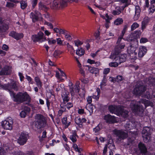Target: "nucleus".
I'll list each match as a JSON object with an SVG mask.
<instances>
[{
  "label": "nucleus",
  "mask_w": 155,
  "mask_h": 155,
  "mask_svg": "<svg viewBox=\"0 0 155 155\" xmlns=\"http://www.w3.org/2000/svg\"><path fill=\"white\" fill-rule=\"evenodd\" d=\"M141 103L143 104L145 106H150L151 107L153 106V103L150 101L145 99H142L139 101V104H131V106H133L132 109L133 111L136 113L140 114L142 113L144 110V108L141 104Z\"/></svg>",
  "instance_id": "1"
},
{
  "label": "nucleus",
  "mask_w": 155,
  "mask_h": 155,
  "mask_svg": "<svg viewBox=\"0 0 155 155\" xmlns=\"http://www.w3.org/2000/svg\"><path fill=\"white\" fill-rule=\"evenodd\" d=\"M11 96L14 98V100L19 103H21L24 101L30 102L31 98L27 92L24 93L18 92L15 95L14 92H11Z\"/></svg>",
  "instance_id": "2"
},
{
  "label": "nucleus",
  "mask_w": 155,
  "mask_h": 155,
  "mask_svg": "<svg viewBox=\"0 0 155 155\" xmlns=\"http://www.w3.org/2000/svg\"><path fill=\"white\" fill-rule=\"evenodd\" d=\"M35 126L38 129L44 127L46 124L45 119L41 114H37L35 117Z\"/></svg>",
  "instance_id": "3"
},
{
  "label": "nucleus",
  "mask_w": 155,
  "mask_h": 155,
  "mask_svg": "<svg viewBox=\"0 0 155 155\" xmlns=\"http://www.w3.org/2000/svg\"><path fill=\"white\" fill-rule=\"evenodd\" d=\"M66 1L62 0H55L50 4V8L54 10H58L66 6Z\"/></svg>",
  "instance_id": "4"
},
{
  "label": "nucleus",
  "mask_w": 155,
  "mask_h": 155,
  "mask_svg": "<svg viewBox=\"0 0 155 155\" xmlns=\"http://www.w3.org/2000/svg\"><path fill=\"white\" fill-rule=\"evenodd\" d=\"M113 132L117 137V140L120 141L124 140L128 137V134L122 130H118L115 129L113 130Z\"/></svg>",
  "instance_id": "5"
},
{
  "label": "nucleus",
  "mask_w": 155,
  "mask_h": 155,
  "mask_svg": "<svg viewBox=\"0 0 155 155\" xmlns=\"http://www.w3.org/2000/svg\"><path fill=\"white\" fill-rule=\"evenodd\" d=\"M151 129L148 127H143L142 131V137L145 142H149L150 138Z\"/></svg>",
  "instance_id": "6"
},
{
  "label": "nucleus",
  "mask_w": 155,
  "mask_h": 155,
  "mask_svg": "<svg viewBox=\"0 0 155 155\" xmlns=\"http://www.w3.org/2000/svg\"><path fill=\"white\" fill-rule=\"evenodd\" d=\"M13 120L11 117H9L2 122V125L5 129L11 130L12 128Z\"/></svg>",
  "instance_id": "7"
},
{
  "label": "nucleus",
  "mask_w": 155,
  "mask_h": 155,
  "mask_svg": "<svg viewBox=\"0 0 155 155\" xmlns=\"http://www.w3.org/2000/svg\"><path fill=\"white\" fill-rule=\"evenodd\" d=\"M146 90L145 87L143 85L137 84L133 91L134 94L137 95H140Z\"/></svg>",
  "instance_id": "8"
},
{
  "label": "nucleus",
  "mask_w": 155,
  "mask_h": 155,
  "mask_svg": "<svg viewBox=\"0 0 155 155\" xmlns=\"http://www.w3.org/2000/svg\"><path fill=\"white\" fill-rule=\"evenodd\" d=\"M138 45L134 47L132 45H130L127 48V51L128 53L130 56V58L133 60H135L137 57L136 55L137 54V52H135L137 47Z\"/></svg>",
  "instance_id": "9"
},
{
  "label": "nucleus",
  "mask_w": 155,
  "mask_h": 155,
  "mask_svg": "<svg viewBox=\"0 0 155 155\" xmlns=\"http://www.w3.org/2000/svg\"><path fill=\"white\" fill-rule=\"evenodd\" d=\"M31 38L32 40L35 42H42L46 39L44 34L41 32H39L37 35H32Z\"/></svg>",
  "instance_id": "10"
},
{
  "label": "nucleus",
  "mask_w": 155,
  "mask_h": 155,
  "mask_svg": "<svg viewBox=\"0 0 155 155\" xmlns=\"http://www.w3.org/2000/svg\"><path fill=\"white\" fill-rule=\"evenodd\" d=\"M19 83L18 82L13 81L10 83H8L6 84V85H7V90H8L10 94H11V92H14L12 91V89H13L15 91H17L18 89V87H19Z\"/></svg>",
  "instance_id": "11"
},
{
  "label": "nucleus",
  "mask_w": 155,
  "mask_h": 155,
  "mask_svg": "<svg viewBox=\"0 0 155 155\" xmlns=\"http://www.w3.org/2000/svg\"><path fill=\"white\" fill-rule=\"evenodd\" d=\"M28 138V134L22 133L18 139V142L20 145H23L26 143Z\"/></svg>",
  "instance_id": "12"
},
{
  "label": "nucleus",
  "mask_w": 155,
  "mask_h": 155,
  "mask_svg": "<svg viewBox=\"0 0 155 155\" xmlns=\"http://www.w3.org/2000/svg\"><path fill=\"white\" fill-rule=\"evenodd\" d=\"M70 84L69 85L70 91L72 96L74 95L76 93L79 92L80 90V86L79 84H78V83H77L74 88L73 87V84L71 82L70 83Z\"/></svg>",
  "instance_id": "13"
},
{
  "label": "nucleus",
  "mask_w": 155,
  "mask_h": 155,
  "mask_svg": "<svg viewBox=\"0 0 155 155\" xmlns=\"http://www.w3.org/2000/svg\"><path fill=\"white\" fill-rule=\"evenodd\" d=\"M11 68L8 66H5L2 68L0 71V75H7L11 72Z\"/></svg>",
  "instance_id": "14"
},
{
  "label": "nucleus",
  "mask_w": 155,
  "mask_h": 155,
  "mask_svg": "<svg viewBox=\"0 0 155 155\" xmlns=\"http://www.w3.org/2000/svg\"><path fill=\"white\" fill-rule=\"evenodd\" d=\"M108 109L110 113L118 114L119 110H120V106L111 105L109 106Z\"/></svg>",
  "instance_id": "15"
},
{
  "label": "nucleus",
  "mask_w": 155,
  "mask_h": 155,
  "mask_svg": "<svg viewBox=\"0 0 155 155\" xmlns=\"http://www.w3.org/2000/svg\"><path fill=\"white\" fill-rule=\"evenodd\" d=\"M104 119L106 120L107 123L110 124L114 123L116 121L115 117L110 114L105 116Z\"/></svg>",
  "instance_id": "16"
},
{
  "label": "nucleus",
  "mask_w": 155,
  "mask_h": 155,
  "mask_svg": "<svg viewBox=\"0 0 155 155\" xmlns=\"http://www.w3.org/2000/svg\"><path fill=\"white\" fill-rule=\"evenodd\" d=\"M41 16V13L38 11L35 12V13L31 12L30 17L32 19L33 22H35L38 21V18Z\"/></svg>",
  "instance_id": "17"
},
{
  "label": "nucleus",
  "mask_w": 155,
  "mask_h": 155,
  "mask_svg": "<svg viewBox=\"0 0 155 155\" xmlns=\"http://www.w3.org/2000/svg\"><path fill=\"white\" fill-rule=\"evenodd\" d=\"M9 35L17 40H19L23 37V35L22 33H18L14 31L11 32Z\"/></svg>",
  "instance_id": "18"
},
{
  "label": "nucleus",
  "mask_w": 155,
  "mask_h": 155,
  "mask_svg": "<svg viewBox=\"0 0 155 155\" xmlns=\"http://www.w3.org/2000/svg\"><path fill=\"white\" fill-rule=\"evenodd\" d=\"M141 9L138 5H136L135 7V15L134 17V21H137L138 20L140 16V13Z\"/></svg>",
  "instance_id": "19"
},
{
  "label": "nucleus",
  "mask_w": 155,
  "mask_h": 155,
  "mask_svg": "<svg viewBox=\"0 0 155 155\" xmlns=\"http://www.w3.org/2000/svg\"><path fill=\"white\" fill-rule=\"evenodd\" d=\"M147 51V49L146 47L142 46L140 47L138 53V55L139 57H142L146 54Z\"/></svg>",
  "instance_id": "20"
},
{
  "label": "nucleus",
  "mask_w": 155,
  "mask_h": 155,
  "mask_svg": "<svg viewBox=\"0 0 155 155\" xmlns=\"http://www.w3.org/2000/svg\"><path fill=\"white\" fill-rule=\"evenodd\" d=\"M138 146L141 153L145 154L147 153V149L144 144L140 142L138 144Z\"/></svg>",
  "instance_id": "21"
},
{
  "label": "nucleus",
  "mask_w": 155,
  "mask_h": 155,
  "mask_svg": "<svg viewBox=\"0 0 155 155\" xmlns=\"http://www.w3.org/2000/svg\"><path fill=\"white\" fill-rule=\"evenodd\" d=\"M118 114L121 115L122 117H126L128 116V112L122 108L120 107V110H119Z\"/></svg>",
  "instance_id": "22"
},
{
  "label": "nucleus",
  "mask_w": 155,
  "mask_h": 155,
  "mask_svg": "<svg viewBox=\"0 0 155 155\" xmlns=\"http://www.w3.org/2000/svg\"><path fill=\"white\" fill-rule=\"evenodd\" d=\"M117 61L119 64L125 61L126 60V55L125 54H121L117 56Z\"/></svg>",
  "instance_id": "23"
},
{
  "label": "nucleus",
  "mask_w": 155,
  "mask_h": 155,
  "mask_svg": "<svg viewBox=\"0 0 155 155\" xmlns=\"http://www.w3.org/2000/svg\"><path fill=\"white\" fill-rule=\"evenodd\" d=\"M149 18L147 17H145L144 18L142 22L141 28L142 30H143L145 28L146 26L147 25L149 22Z\"/></svg>",
  "instance_id": "24"
},
{
  "label": "nucleus",
  "mask_w": 155,
  "mask_h": 155,
  "mask_svg": "<svg viewBox=\"0 0 155 155\" xmlns=\"http://www.w3.org/2000/svg\"><path fill=\"white\" fill-rule=\"evenodd\" d=\"M155 4V0H152L150 2V6L149 9L150 13H152L155 10L154 6Z\"/></svg>",
  "instance_id": "25"
},
{
  "label": "nucleus",
  "mask_w": 155,
  "mask_h": 155,
  "mask_svg": "<svg viewBox=\"0 0 155 155\" xmlns=\"http://www.w3.org/2000/svg\"><path fill=\"white\" fill-rule=\"evenodd\" d=\"M38 9L40 10H42L45 12H46L48 8L44 4L41 2H40L38 4Z\"/></svg>",
  "instance_id": "26"
},
{
  "label": "nucleus",
  "mask_w": 155,
  "mask_h": 155,
  "mask_svg": "<svg viewBox=\"0 0 155 155\" xmlns=\"http://www.w3.org/2000/svg\"><path fill=\"white\" fill-rule=\"evenodd\" d=\"M86 66L88 67V70L91 73L97 74L98 72V69L96 68L90 67L88 65H87Z\"/></svg>",
  "instance_id": "27"
},
{
  "label": "nucleus",
  "mask_w": 155,
  "mask_h": 155,
  "mask_svg": "<svg viewBox=\"0 0 155 155\" xmlns=\"http://www.w3.org/2000/svg\"><path fill=\"white\" fill-rule=\"evenodd\" d=\"M61 96L63 99L64 101H66L67 102L69 101V98L68 96L66 91L64 90V92H63L61 94Z\"/></svg>",
  "instance_id": "28"
},
{
  "label": "nucleus",
  "mask_w": 155,
  "mask_h": 155,
  "mask_svg": "<svg viewBox=\"0 0 155 155\" xmlns=\"http://www.w3.org/2000/svg\"><path fill=\"white\" fill-rule=\"evenodd\" d=\"M8 28V25L3 24L2 26H0V34L2 32H5Z\"/></svg>",
  "instance_id": "29"
},
{
  "label": "nucleus",
  "mask_w": 155,
  "mask_h": 155,
  "mask_svg": "<svg viewBox=\"0 0 155 155\" xmlns=\"http://www.w3.org/2000/svg\"><path fill=\"white\" fill-rule=\"evenodd\" d=\"M76 54L80 56H81L84 54V51L81 48H79L76 51Z\"/></svg>",
  "instance_id": "30"
},
{
  "label": "nucleus",
  "mask_w": 155,
  "mask_h": 155,
  "mask_svg": "<svg viewBox=\"0 0 155 155\" xmlns=\"http://www.w3.org/2000/svg\"><path fill=\"white\" fill-rule=\"evenodd\" d=\"M116 10L113 11L112 13L114 15H118L120 14L121 12V8L120 7H117L116 8Z\"/></svg>",
  "instance_id": "31"
},
{
  "label": "nucleus",
  "mask_w": 155,
  "mask_h": 155,
  "mask_svg": "<svg viewBox=\"0 0 155 155\" xmlns=\"http://www.w3.org/2000/svg\"><path fill=\"white\" fill-rule=\"evenodd\" d=\"M78 136L77 134L75 131H73L72 132V135L70 136V138L71 140L73 142H75L76 141L77 139L76 137Z\"/></svg>",
  "instance_id": "32"
},
{
  "label": "nucleus",
  "mask_w": 155,
  "mask_h": 155,
  "mask_svg": "<svg viewBox=\"0 0 155 155\" xmlns=\"http://www.w3.org/2000/svg\"><path fill=\"white\" fill-rule=\"evenodd\" d=\"M67 46L68 48L69 51L70 52V54L72 55H74L75 50L73 46L70 45L69 44H67Z\"/></svg>",
  "instance_id": "33"
},
{
  "label": "nucleus",
  "mask_w": 155,
  "mask_h": 155,
  "mask_svg": "<svg viewBox=\"0 0 155 155\" xmlns=\"http://www.w3.org/2000/svg\"><path fill=\"white\" fill-rule=\"evenodd\" d=\"M67 117L63 118L62 120V123L63 124L65 125V128H67L70 125V122L67 123Z\"/></svg>",
  "instance_id": "34"
},
{
  "label": "nucleus",
  "mask_w": 155,
  "mask_h": 155,
  "mask_svg": "<svg viewBox=\"0 0 155 155\" xmlns=\"http://www.w3.org/2000/svg\"><path fill=\"white\" fill-rule=\"evenodd\" d=\"M133 35H130L129 38L127 39V40L129 41H134V43L137 44V45H138V42L137 41V40L135 38H134L133 37Z\"/></svg>",
  "instance_id": "35"
},
{
  "label": "nucleus",
  "mask_w": 155,
  "mask_h": 155,
  "mask_svg": "<svg viewBox=\"0 0 155 155\" xmlns=\"http://www.w3.org/2000/svg\"><path fill=\"white\" fill-rule=\"evenodd\" d=\"M147 83L149 84L154 85L155 84V79L153 78L149 77Z\"/></svg>",
  "instance_id": "36"
},
{
  "label": "nucleus",
  "mask_w": 155,
  "mask_h": 155,
  "mask_svg": "<svg viewBox=\"0 0 155 155\" xmlns=\"http://www.w3.org/2000/svg\"><path fill=\"white\" fill-rule=\"evenodd\" d=\"M20 3L21 8L22 9L25 8L27 6V2L25 1H21Z\"/></svg>",
  "instance_id": "37"
},
{
  "label": "nucleus",
  "mask_w": 155,
  "mask_h": 155,
  "mask_svg": "<svg viewBox=\"0 0 155 155\" xmlns=\"http://www.w3.org/2000/svg\"><path fill=\"white\" fill-rule=\"evenodd\" d=\"M62 52L60 50H55L53 53V56L54 58H56L57 57L59 56L60 54H61Z\"/></svg>",
  "instance_id": "38"
},
{
  "label": "nucleus",
  "mask_w": 155,
  "mask_h": 155,
  "mask_svg": "<svg viewBox=\"0 0 155 155\" xmlns=\"http://www.w3.org/2000/svg\"><path fill=\"white\" fill-rule=\"evenodd\" d=\"M35 81L38 87L40 88L41 87V83L39 78L38 77H36L35 78Z\"/></svg>",
  "instance_id": "39"
},
{
  "label": "nucleus",
  "mask_w": 155,
  "mask_h": 155,
  "mask_svg": "<svg viewBox=\"0 0 155 155\" xmlns=\"http://www.w3.org/2000/svg\"><path fill=\"white\" fill-rule=\"evenodd\" d=\"M122 18H119L117 19L114 22V24L116 25H118L121 24L123 22Z\"/></svg>",
  "instance_id": "40"
},
{
  "label": "nucleus",
  "mask_w": 155,
  "mask_h": 155,
  "mask_svg": "<svg viewBox=\"0 0 155 155\" xmlns=\"http://www.w3.org/2000/svg\"><path fill=\"white\" fill-rule=\"evenodd\" d=\"M118 54H116L114 52V53H111L110 56V58L111 59H114L116 61H117Z\"/></svg>",
  "instance_id": "41"
},
{
  "label": "nucleus",
  "mask_w": 155,
  "mask_h": 155,
  "mask_svg": "<svg viewBox=\"0 0 155 155\" xmlns=\"http://www.w3.org/2000/svg\"><path fill=\"white\" fill-rule=\"evenodd\" d=\"M119 64V63L118 61L116 62H112L109 64V66L111 67L115 68L118 66Z\"/></svg>",
  "instance_id": "42"
},
{
  "label": "nucleus",
  "mask_w": 155,
  "mask_h": 155,
  "mask_svg": "<svg viewBox=\"0 0 155 155\" xmlns=\"http://www.w3.org/2000/svg\"><path fill=\"white\" fill-rule=\"evenodd\" d=\"M139 27V25L136 22L134 23L131 26V30L133 31Z\"/></svg>",
  "instance_id": "43"
},
{
  "label": "nucleus",
  "mask_w": 155,
  "mask_h": 155,
  "mask_svg": "<svg viewBox=\"0 0 155 155\" xmlns=\"http://www.w3.org/2000/svg\"><path fill=\"white\" fill-rule=\"evenodd\" d=\"M134 142V139L131 138H129L127 140V142L125 143V145H130L133 144Z\"/></svg>",
  "instance_id": "44"
},
{
  "label": "nucleus",
  "mask_w": 155,
  "mask_h": 155,
  "mask_svg": "<svg viewBox=\"0 0 155 155\" xmlns=\"http://www.w3.org/2000/svg\"><path fill=\"white\" fill-rule=\"evenodd\" d=\"M118 46H116L115 48V53L116 54H117L118 55L119 54L120 52L121 51V49L120 48L118 47Z\"/></svg>",
  "instance_id": "45"
},
{
  "label": "nucleus",
  "mask_w": 155,
  "mask_h": 155,
  "mask_svg": "<svg viewBox=\"0 0 155 155\" xmlns=\"http://www.w3.org/2000/svg\"><path fill=\"white\" fill-rule=\"evenodd\" d=\"M13 155H23L24 153L21 151H14L12 153Z\"/></svg>",
  "instance_id": "46"
},
{
  "label": "nucleus",
  "mask_w": 155,
  "mask_h": 155,
  "mask_svg": "<svg viewBox=\"0 0 155 155\" xmlns=\"http://www.w3.org/2000/svg\"><path fill=\"white\" fill-rule=\"evenodd\" d=\"M128 25H125L124 27V28L122 31V33L121 34V37L124 36V34L125 33L127 29Z\"/></svg>",
  "instance_id": "47"
},
{
  "label": "nucleus",
  "mask_w": 155,
  "mask_h": 155,
  "mask_svg": "<svg viewBox=\"0 0 155 155\" xmlns=\"http://www.w3.org/2000/svg\"><path fill=\"white\" fill-rule=\"evenodd\" d=\"M75 122L78 125H81V118L78 117L75 118Z\"/></svg>",
  "instance_id": "48"
},
{
  "label": "nucleus",
  "mask_w": 155,
  "mask_h": 155,
  "mask_svg": "<svg viewBox=\"0 0 155 155\" xmlns=\"http://www.w3.org/2000/svg\"><path fill=\"white\" fill-rule=\"evenodd\" d=\"M144 97L147 98L148 99L151 98V95L149 92L147 91H146L145 94L143 96Z\"/></svg>",
  "instance_id": "49"
},
{
  "label": "nucleus",
  "mask_w": 155,
  "mask_h": 155,
  "mask_svg": "<svg viewBox=\"0 0 155 155\" xmlns=\"http://www.w3.org/2000/svg\"><path fill=\"white\" fill-rule=\"evenodd\" d=\"M75 45L77 47H78L79 45H82L83 43L81 42L80 40H78L74 41Z\"/></svg>",
  "instance_id": "50"
},
{
  "label": "nucleus",
  "mask_w": 155,
  "mask_h": 155,
  "mask_svg": "<svg viewBox=\"0 0 155 155\" xmlns=\"http://www.w3.org/2000/svg\"><path fill=\"white\" fill-rule=\"evenodd\" d=\"M7 85H6V84L2 85L0 83V89H3L5 90H7Z\"/></svg>",
  "instance_id": "51"
},
{
  "label": "nucleus",
  "mask_w": 155,
  "mask_h": 155,
  "mask_svg": "<svg viewBox=\"0 0 155 155\" xmlns=\"http://www.w3.org/2000/svg\"><path fill=\"white\" fill-rule=\"evenodd\" d=\"M48 42L49 44H54L56 43V41L55 40L48 39Z\"/></svg>",
  "instance_id": "52"
},
{
  "label": "nucleus",
  "mask_w": 155,
  "mask_h": 155,
  "mask_svg": "<svg viewBox=\"0 0 155 155\" xmlns=\"http://www.w3.org/2000/svg\"><path fill=\"white\" fill-rule=\"evenodd\" d=\"M27 114H28L25 112V111H23V110L21 111V112L20 113V115L21 117L22 118H24L25 117L26 115Z\"/></svg>",
  "instance_id": "53"
},
{
  "label": "nucleus",
  "mask_w": 155,
  "mask_h": 155,
  "mask_svg": "<svg viewBox=\"0 0 155 155\" xmlns=\"http://www.w3.org/2000/svg\"><path fill=\"white\" fill-rule=\"evenodd\" d=\"M106 82H107V80H105L104 79V80H102V82H101V84H100L101 88H102V87L104 86H106Z\"/></svg>",
  "instance_id": "54"
},
{
  "label": "nucleus",
  "mask_w": 155,
  "mask_h": 155,
  "mask_svg": "<svg viewBox=\"0 0 155 155\" xmlns=\"http://www.w3.org/2000/svg\"><path fill=\"white\" fill-rule=\"evenodd\" d=\"M38 2V0H32V6L34 8L37 5Z\"/></svg>",
  "instance_id": "55"
},
{
  "label": "nucleus",
  "mask_w": 155,
  "mask_h": 155,
  "mask_svg": "<svg viewBox=\"0 0 155 155\" xmlns=\"http://www.w3.org/2000/svg\"><path fill=\"white\" fill-rule=\"evenodd\" d=\"M148 41L147 39L146 38H142L140 40V43H144Z\"/></svg>",
  "instance_id": "56"
},
{
  "label": "nucleus",
  "mask_w": 155,
  "mask_h": 155,
  "mask_svg": "<svg viewBox=\"0 0 155 155\" xmlns=\"http://www.w3.org/2000/svg\"><path fill=\"white\" fill-rule=\"evenodd\" d=\"M65 38L68 41H71L72 40V38L71 36L68 35V33H66L65 35Z\"/></svg>",
  "instance_id": "57"
},
{
  "label": "nucleus",
  "mask_w": 155,
  "mask_h": 155,
  "mask_svg": "<svg viewBox=\"0 0 155 155\" xmlns=\"http://www.w3.org/2000/svg\"><path fill=\"white\" fill-rule=\"evenodd\" d=\"M30 110V109L28 107H24L23 111H25V112L27 114L29 113Z\"/></svg>",
  "instance_id": "58"
},
{
  "label": "nucleus",
  "mask_w": 155,
  "mask_h": 155,
  "mask_svg": "<svg viewBox=\"0 0 155 155\" xmlns=\"http://www.w3.org/2000/svg\"><path fill=\"white\" fill-rule=\"evenodd\" d=\"M44 24L45 25H46L48 26H49L50 28L51 29H52L53 28V26L51 23L45 21V22Z\"/></svg>",
  "instance_id": "59"
},
{
  "label": "nucleus",
  "mask_w": 155,
  "mask_h": 155,
  "mask_svg": "<svg viewBox=\"0 0 155 155\" xmlns=\"http://www.w3.org/2000/svg\"><path fill=\"white\" fill-rule=\"evenodd\" d=\"M107 145H106L104 147L103 150V155H105V154L107 152Z\"/></svg>",
  "instance_id": "60"
},
{
  "label": "nucleus",
  "mask_w": 155,
  "mask_h": 155,
  "mask_svg": "<svg viewBox=\"0 0 155 155\" xmlns=\"http://www.w3.org/2000/svg\"><path fill=\"white\" fill-rule=\"evenodd\" d=\"M73 104L71 102L68 103L66 104V107L68 109H69L71 107H73Z\"/></svg>",
  "instance_id": "61"
},
{
  "label": "nucleus",
  "mask_w": 155,
  "mask_h": 155,
  "mask_svg": "<svg viewBox=\"0 0 155 155\" xmlns=\"http://www.w3.org/2000/svg\"><path fill=\"white\" fill-rule=\"evenodd\" d=\"M117 46H118V47L120 48L121 49H122L124 48L125 46V44L124 43H121Z\"/></svg>",
  "instance_id": "62"
},
{
  "label": "nucleus",
  "mask_w": 155,
  "mask_h": 155,
  "mask_svg": "<svg viewBox=\"0 0 155 155\" xmlns=\"http://www.w3.org/2000/svg\"><path fill=\"white\" fill-rule=\"evenodd\" d=\"M100 130V128L99 125L97 126L94 129V131L95 133L98 132Z\"/></svg>",
  "instance_id": "63"
},
{
  "label": "nucleus",
  "mask_w": 155,
  "mask_h": 155,
  "mask_svg": "<svg viewBox=\"0 0 155 155\" xmlns=\"http://www.w3.org/2000/svg\"><path fill=\"white\" fill-rule=\"evenodd\" d=\"M14 5V4L11 2H7L6 5V6L9 8L13 7Z\"/></svg>",
  "instance_id": "64"
}]
</instances>
